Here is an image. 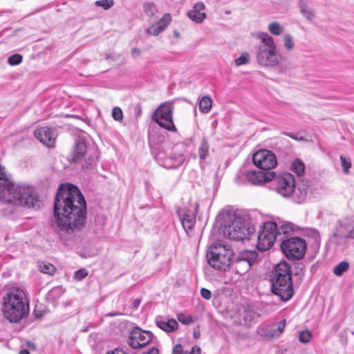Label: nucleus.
Here are the masks:
<instances>
[{"instance_id":"nucleus-1","label":"nucleus","mask_w":354,"mask_h":354,"mask_svg":"<svg viewBox=\"0 0 354 354\" xmlns=\"http://www.w3.org/2000/svg\"><path fill=\"white\" fill-rule=\"evenodd\" d=\"M55 224L60 236L71 234L85 225L86 201L80 189L72 184H62L54 200Z\"/></svg>"},{"instance_id":"nucleus-2","label":"nucleus","mask_w":354,"mask_h":354,"mask_svg":"<svg viewBox=\"0 0 354 354\" xmlns=\"http://www.w3.org/2000/svg\"><path fill=\"white\" fill-rule=\"evenodd\" d=\"M0 201L16 206L39 209L41 201L35 189L30 185L14 184L11 176L0 165Z\"/></svg>"},{"instance_id":"nucleus-3","label":"nucleus","mask_w":354,"mask_h":354,"mask_svg":"<svg viewBox=\"0 0 354 354\" xmlns=\"http://www.w3.org/2000/svg\"><path fill=\"white\" fill-rule=\"evenodd\" d=\"M223 234L229 239L242 241L249 239L255 229L246 215L230 211L222 212L218 216Z\"/></svg>"},{"instance_id":"nucleus-4","label":"nucleus","mask_w":354,"mask_h":354,"mask_svg":"<svg viewBox=\"0 0 354 354\" xmlns=\"http://www.w3.org/2000/svg\"><path fill=\"white\" fill-rule=\"evenodd\" d=\"M1 310L10 323H19L29 313V300L25 291L12 287L3 295Z\"/></svg>"},{"instance_id":"nucleus-5","label":"nucleus","mask_w":354,"mask_h":354,"mask_svg":"<svg viewBox=\"0 0 354 354\" xmlns=\"http://www.w3.org/2000/svg\"><path fill=\"white\" fill-rule=\"evenodd\" d=\"M257 37L261 40L257 53V62L264 66L278 65L282 57L276 50L273 38L265 32H259Z\"/></svg>"},{"instance_id":"nucleus-6","label":"nucleus","mask_w":354,"mask_h":354,"mask_svg":"<svg viewBox=\"0 0 354 354\" xmlns=\"http://www.w3.org/2000/svg\"><path fill=\"white\" fill-rule=\"evenodd\" d=\"M232 255L230 246L216 242L208 249L206 258L212 268L225 271L232 265Z\"/></svg>"},{"instance_id":"nucleus-7","label":"nucleus","mask_w":354,"mask_h":354,"mask_svg":"<svg viewBox=\"0 0 354 354\" xmlns=\"http://www.w3.org/2000/svg\"><path fill=\"white\" fill-rule=\"evenodd\" d=\"M277 236V222L268 221L264 223L258 232L257 248L260 251H266L272 248Z\"/></svg>"},{"instance_id":"nucleus-8","label":"nucleus","mask_w":354,"mask_h":354,"mask_svg":"<svg viewBox=\"0 0 354 354\" xmlns=\"http://www.w3.org/2000/svg\"><path fill=\"white\" fill-rule=\"evenodd\" d=\"M281 248L289 260H299L305 255L306 243L301 238L293 236L283 240L281 243Z\"/></svg>"},{"instance_id":"nucleus-9","label":"nucleus","mask_w":354,"mask_h":354,"mask_svg":"<svg viewBox=\"0 0 354 354\" xmlns=\"http://www.w3.org/2000/svg\"><path fill=\"white\" fill-rule=\"evenodd\" d=\"M174 106L171 102H165L157 108L152 115V120L161 127L172 132L177 129L173 121Z\"/></svg>"},{"instance_id":"nucleus-10","label":"nucleus","mask_w":354,"mask_h":354,"mask_svg":"<svg viewBox=\"0 0 354 354\" xmlns=\"http://www.w3.org/2000/svg\"><path fill=\"white\" fill-rule=\"evenodd\" d=\"M258 254L254 250H243L232 259V264L237 274H244L257 261Z\"/></svg>"},{"instance_id":"nucleus-11","label":"nucleus","mask_w":354,"mask_h":354,"mask_svg":"<svg viewBox=\"0 0 354 354\" xmlns=\"http://www.w3.org/2000/svg\"><path fill=\"white\" fill-rule=\"evenodd\" d=\"M252 161L259 169L265 171H271L277 164L274 153L266 149L255 152L252 156Z\"/></svg>"},{"instance_id":"nucleus-12","label":"nucleus","mask_w":354,"mask_h":354,"mask_svg":"<svg viewBox=\"0 0 354 354\" xmlns=\"http://www.w3.org/2000/svg\"><path fill=\"white\" fill-rule=\"evenodd\" d=\"M153 333L138 327L134 328L130 333L128 344L133 349H138L147 345L153 338Z\"/></svg>"},{"instance_id":"nucleus-13","label":"nucleus","mask_w":354,"mask_h":354,"mask_svg":"<svg viewBox=\"0 0 354 354\" xmlns=\"http://www.w3.org/2000/svg\"><path fill=\"white\" fill-rule=\"evenodd\" d=\"M272 292L282 301H289L294 295L292 281L271 279Z\"/></svg>"},{"instance_id":"nucleus-14","label":"nucleus","mask_w":354,"mask_h":354,"mask_svg":"<svg viewBox=\"0 0 354 354\" xmlns=\"http://www.w3.org/2000/svg\"><path fill=\"white\" fill-rule=\"evenodd\" d=\"M295 179L292 174L284 173L274 180L275 191L283 197H290L294 190Z\"/></svg>"},{"instance_id":"nucleus-15","label":"nucleus","mask_w":354,"mask_h":354,"mask_svg":"<svg viewBox=\"0 0 354 354\" xmlns=\"http://www.w3.org/2000/svg\"><path fill=\"white\" fill-rule=\"evenodd\" d=\"M34 135L43 145L48 147L55 146L57 133L54 129L42 127L35 130Z\"/></svg>"},{"instance_id":"nucleus-16","label":"nucleus","mask_w":354,"mask_h":354,"mask_svg":"<svg viewBox=\"0 0 354 354\" xmlns=\"http://www.w3.org/2000/svg\"><path fill=\"white\" fill-rule=\"evenodd\" d=\"M275 176V173L272 171H265L261 169L250 170L245 173V178L253 185H260L270 181L274 178Z\"/></svg>"},{"instance_id":"nucleus-17","label":"nucleus","mask_w":354,"mask_h":354,"mask_svg":"<svg viewBox=\"0 0 354 354\" xmlns=\"http://www.w3.org/2000/svg\"><path fill=\"white\" fill-rule=\"evenodd\" d=\"M272 279L292 281V270L290 264L285 261L277 263L274 268Z\"/></svg>"},{"instance_id":"nucleus-18","label":"nucleus","mask_w":354,"mask_h":354,"mask_svg":"<svg viewBox=\"0 0 354 354\" xmlns=\"http://www.w3.org/2000/svg\"><path fill=\"white\" fill-rule=\"evenodd\" d=\"M177 214L181 221V224L186 231L192 230L196 223V215L186 208L177 210Z\"/></svg>"},{"instance_id":"nucleus-19","label":"nucleus","mask_w":354,"mask_h":354,"mask_svg":"<svg viewBox=\"0 0 354 354\" xmlns=\"http://www.w3.org/2000/svg\"><path fill=\"white\" fill-rule=\"evenodd\" d=\"M87 143L85 139L77 138L75 140V147L72 153L71 160L75 162H80L87 151Z\"/></svg>"},{"instance_id":"nucleus-20","label":"nucleus","mask_w":354,"mask_h":354,"mask_svg":"<svg viewBox=\"0 0 354 354\" xmlns=\"http://www.w3.org/2000/svg\"><path fill=\"white\" fill-rule=\"evenodd\" d=\"M290 196L292 200L296 203H301L306 201L308 196V186L305 184L295 183L294 190Z\"/></svg>"},{"instance_id":"nucleus-21","label":"nucleus","mask_w":354,"mask_h":354,"mask_svg":"<svg viewBox=\"0 0 354 354\" xmlns=\"http://www.w3.org/2000/svg\"><path fill=\"white\" fill-rule=\"evenodd\" d=\"M240 315L243 319L242 324L245 326H250L252 323L259 317V314L250 306L243 307V310L240 311Z\"/></svg>"},{"instance_id":"nucleus-22","label":"nucleus","mask_w":354,"mask_h":354,"mask_svg":"<svg viewBox=\"0 0 354 354\" xmlns=\"http://www.w3.org/2000/svg\"><path fill=\"white\" fill-rule=\"evenodd\" d=\"M156 326L162 330L167 333H173L178 329V324L174 319L162 320L156 319Z\"/></svg>"},{"instance_id":"nucleus-23","label":"nucleus","mask_w":354,"mask_h":354,"mask_svg":"<svg viewBox=\"0 0 354 354\" xmlns=\"http://www.w3.org/2000/svg\"><path fill=\"white\" fill-rule=\"evenodd\" d=\"M277 224V236L279 241H283V235L293 231L292 224L289 222L279 221Z\"/></svg>"},{"instance_id":"nucleus-24","label":"nucleus","mask_w":354,"mask_h":354,"mask_svg":"<svg viewBox=\"0 0 354 354\" xmlns=\"http://www.w3.org/2000/svg\"><path fill=\"white\" fill-rule=\"evenodd\" d=\"M286 324V319H283L280 322L272 324L270 328L268 330V334L272 338H279L281 333H283Z\"/></svg>"},{"instance_id":"nucleus-25","label":"nucleus","mask_w":354,"mask_h":354,"mask_svg":"<svg viewBox=\"0 0 354 354\" xmlns=\"http://www.w3.org/2000/svg\"><path fill=\"white\" fill-rule=\"evenodd\" d=\"M199 110L203 113H207L211 110L212 100L209 96H203L199 101Z\"/></svg>"},{"instance_id":"nucleus-26","label":"nucleus","mask_w":354,"mask_h":354,"mask_svg":"<svg viewBox=\"0 0 354 354\" xmlns=\"http://www.w3.org/2000/svg\"><path fill=\"white\" fill-rule=\"evenodd\" d=\"M290 169L299 178L301 177L305 172V165L304 162L299 159H296L292 163Z\"/></svg>"},{"instance_id":"nucleus-27","label":"nucleus","mask_w":354,"mask_h":354,"mask_svg":"<svg viewBox=\"0 0 354 354\" xmlns=\"http://www.w3.org/2000/svg\"><path fill=\"white\" fill-rule=\"evenodd\" d=\"M187 15L192 21L197 24L202 23L207 16L205 12H198L194 10L188 11Z\"/></svg>"},{"instance_id":"nucleus-28","label":"nucleus","mask_w":354,"mask_h":354,"mask_svg":"<svg viewBox=\"0 0 354 354\" xmlns=\"http://www.w3.org/2000/svg\"><path fill=\"white\" fill-rule=\"evenodd\" d=\"M143 10L150 19H154L153 17L158 12V9L156 4L151 2L144 3Z\"/></svg>"},{"instance_id":"nucleus-29","label":"nucleus","mask_w":354,"mask_h":354,"mask_svg":"<svg viewBox=\"0 0 354 354\" xmlns=\"http://www.w3.org/2000/svg\"><path fill=\"white\" fill-rule=\"evenodd\" d=\"M269 32L274 35H280L284 30V27L277 21H273L268 24Z\"/></svg>"},{"instance_id":"nucleus-30","label":"nucleus","mask_w":354,"mask_h":354,"mask_svg":"<svg viewBox=\"0 0 354 354\" xmlns=\"http://www.w3.org/2000/svg\"><path fill=\"white\" fill-rule=\"evenodd\" d=\"M162 153L160 152L158 153H157L156 156H155V158L156 160H157V162L162 167H166V168H172V167H178L180 164H182V162H180L179 163L176 164V165H174V164H171L169 162L171 160L170 158H166L163 160H162Z\"/></svg>"},{"instance_id":"nucleus-31","label":"nucleus","mask_w":354,"mask_h":354,"mask_svg":"<svg viewBox=\"0 0 354 354\" xmlns=\"http://www.w3.org/2000/svg\"><path fill=\"white\" fill-rule=\"evenodd\" d=\"M349 268V263L347 261H342L335 266L333 268V273L338 277L342 276L344 272L347 271Z\"/></svg>"},{"instance_id":"nucleus-32","label":"nucleus","mask_w":354,"mask_h":354,"mask_svg":"<svg viewBox=\"0 0 354 354\" xmlns=\"http://www.w3.org/2000/svg\"><path fill=\"white\" fill-rule=\"evenodd\" d=\"M209 151V145L205 138H203L198 147V156L200 159L204 160L207 156Z\"/></svg>"},{"instance_id":"nucleus-33","label":"nucleus","mask_w":354,"mask_h":354,"mask_svg":"<svg viewBox=\"0 0 354 354\" xmlns=\"http://www.w3.org/2000/svg\"><path fill=\"white\" fill-rule=\"evenodd\" d=\"M39 270L41 272L48 274H53L55 272V266L47 262H41L39 265Z\"/></svg>"},{"instance_id":"nucleus-34","label":"nucleus","mask_w":354,"mask_h":354,"mask_svg":"<svg viewBox=\"0 0 354 354\" xmlns=\"http://www.w3.org/2000/svg\"><path fill=\"white\" fill-rule=\"evenodd\" d=\"M171 21V17L170 14H165L163 15L162 18H160L158 22L156 24L158 27L161 28L162 31H163L167 26L169 24Z\"/></svg>"},{"instance_id":"nucleus-35","label":"nucleus","mask_w":354,"mask_h":354,"mask_svg":"<svg viewBox=\"0 0 354 354\" xmlns=\"http://www.w3.org/2000/svg\"><path fill=\"white\" fill-rule=\"evenodd\" d=\"M249 60V53L247 52H243L239 58L234 60V64L236 66H239L248 64Z\"/></svg>"},{"instance_id":"nucleus-36","label":"nucleus","mask_w":354,"mask_h":354,"mask_svg":"<svg viewBox=\"0 0 354 354\" xmlns=\"http://www.w3.org/2000/svg\"><path fill=\"white\" fill-rule=\"evenodd\" d=\"M283 44H284L285 48L288 50H292L295 46V42H294L293 38L289 34H286L283 36Z\"/></svg>"},{"instance_id":"nucleus-37","label":"nucleus","mask_w":354,"mask_h":354,"mask_svg":"<svg viewBox=\"0 0 354 354\" xmlns=\"http://www.w3.org/2000/svg\"><path fill=\"white\" fill-rule=\"evenodd\" d=\"M311 337V333L308 330H304L299 333V340L302 343H308Z\"/></svg>"},{"instance_id":"nucleus-38","label":"nucleus","mask_w":354,"mask_h":354,"mask_svg":"<svg viewBox=\"0 0 354 354\" xmlns=\"http://www.w3.org/2000/svg\"><path fill=\"white\" fill-rule=\"evenodd\" d=\"M22 62V56L19 54H14L8 58V63L11 66H16Z\"/></svg>"},{"instance_id":"nucleus-39","label":"nucleus","mask_w":354,"mask_h":354,"mask_svg":"<svg viewBox=\"0 0 354 354\" xmlns=\"http://www.w3.org/2000/svg\"><path fill=\"white\" fill-rule=\"evenodd\" d=\"M97 6L102 7L104 10H108L113 5V0H99L95 2Z\"/></svg>"},{"instance_id":"nucleus-40","label":"nucleus","mask_w":354,"mask_h":354,"mask_svg":"<svg viewBox=\"0 0 354 354\" xmlns=\"http://www.w3.org/2000/svg\"><path fill=\"white\" fill-rule=\"evenodd\" d=\"M341 165L343 167L344 172L348 173V169L351 167V162L349 159L346 158L343 156H340Z\"/></svg>"},{"instance_id":"nucleus-41","label":"nucleus","mask_w":354,"mask_h":354,"mask_svg":"<svg viewBox=\"0 0 354 354\" xmlns=\"http://www.w3.org/2000/svg\"><path fill=\"white\" fill-rule=\"evenodd\" d=\"M146 32L149 35L157 36L162 31L161 28L158 27V26L153 24L147 29Z\"/></svg>"},{"instance_id":"nucleus-42","label":"nucleus","mask_w":354,"mask_h":354,"mask_svg":"<svg viewBox=\"0 0 354 354\" xmlns=\"http://www.w3.org/2000/svg\"><path fill=\"white\" fill-rule=\"evenodd\" d=\"M88 274V272L86 269H80L75 272L74 278L78 281L82 280Z\"/></svg>"},{"instance_id":"nucleus-43","label":"nucleus","mask_w":354,"mask_h":354,"mask_svg":"<svg viewBox=\"0 0 354 354\" xmlns=\"http://www.w3.org/2000/svg\"><path fill=\"white\" fill-rule=\"evenodd\" d=\"M112 116L115 120H121L123 116L121 109L119 107H114L112 110Z\"/></svg>"},{"instance_id":"nucleus-44","label":"nucleus","mask_w":354,"mask_h":354,"mask_svg":"<svg viewBox=\"0 0 354 354\" xmlns=\"http://www.w3.org/2000/svg\"><path fill=\"white\" fill-rule=\"evenodd\" d=\"M301 12L303 15L309 21L313 20L315 17L313 11L310 8H302L301 9Z\"/></svg>"},{"instance_id":"nucleus-45","label":"nucleus","mask_w":354,"mask_h":354,"mask_svg":"<svg viewBox=\"0 0 354 354\" xmlns=\"http://www.w3.org/2000/svg\"><path fill=\"white\" fill-rule=\"evenodd\" d=\"M178 319L179 322L184 324H189L193 322V319L192 317L183 314L178 315Z\"/></svg>"},{"instance_id":"nucleus-46","label":"nucleus","mask_w":354,"mask_h":354,"mask_svg":"<svg viewBox=\"0 0 354 354\" xmlns=\"http://www.w3.org/2000/svg\"><path fill=\"white\" fill-rule=\"evenodd\" d=\"M201 295L205 299L209 300L212 297V292L207 288H203L201 289Z\"/></svg>"},{"instance_id":"nucleus-47","label":"nucleus","mask_w":354,"mask_h":354,"mask_svg":"<svg viewBox=\"0 0 354 354\" xmlns=\"http://www.w3.org/2000/svg\"><path fill=\"white\" fill-rule=\"evenodd\" d=\"M284 135L295 140H297V141H303L304 140V138L303 136H299L298 133H290V132H286V133H283Z\"/></svg>"},{"instance_id":"nucleus-48","label":"nucleus","mask_w":354,"mask_h":354,"mask_svg":"<svg viewBox=\"0 0 354 354\" xmlns=\"http://www.w3.org/2000/svg\"><path fill=\"white\" fill-rule=\"evenodd\" d=\"M97 160V156L96 157H90L88 158V161L86 165H83V169H88L89 167H91L94 165Z\"/></svg>"},{"instance_id":"nucleus-49","label":"nucleus","mask_w":354,"mask_h":354,"mask_svg":"<svg viewBox=\"0 0 354 354\" xmlns=\"http://www.w3.org/2000/svg\"><path fill=\"white\" fill-rule=\"evenodd\" d=\"M205 5L203 2L200 1L194 4L193 9L194 10L201 12L205 9Z\"/></svg>"},{"instance_id":"nucleus-50","label":"nucleus","mask_w":354,"mask_h":354,"mask_svg":"<svg viewBox=\"0 0 354 354\" xmlns=\"http://www.w3.org/2000/svg\"><path fill=\"white\" fill-rule=\"evenodd\" d=\"M183 347L180 344H176L172 354H183Z\"/></svg>"},{"instance_id":"nucleus-51","label":"nucleus","mask_w":354,"mask_h":354,"mask_svg":"<svg viewBox=\"0 0 354 354\" xmlns=\"http://www.w3.org/2000/svg\"><path fill=\"white\" fill-rule=\"evenodd\" d=\"M131 54L132 57H139L140 55L141 50L139 48H133L131 49Z\"/></svg>"},{"instance_id":"nucleus-52","label":"nucleus","mask_w":354,"mask_h":354,"mask_svg":"<svg viewBox=\"0 0 354 354\" xmlns=\"http://www.w3.org/2000/svg\"><path fill=\"white\" fill-rule=\"evenodd\" d=\"M201 348L198 346H194L192 347V350L188 353L185 354H201Z\"/></svg>"},{"instance_id":"nucleus-53","label":"nucleus","mask_w":354,"mask_h":354,"mask_svg":"<svg viewBox=\"0 0 354 354\" xmlns=\"http://www.w3.org/2000/svg\"><path fill=\"white\" fill-rule=\"evenodd\" d=\"M312 236L315 238L316 241H318L320 239V235L319 232L317 230L313 229L311 230Z\"/></svg>"},{"instance_id":"nucleus-54","label":"nucleus","mask_w":354,"mask_h":354,"mask_svg":"<svg viewBox=\"0 0 354 354\" xmlns=\"http://www.w3.org/2000/svg\"><path fill=\"white\" fill-rule=\"evenodd\" d=\"M140 302H141V299H139V298H137V299H134L133 303H132L133 308H135V309L138 308V307L140 304Z\"/></svg>"},{"instance_id":"nucleus-55","label":"nucleus","mask_w":354,"mask_h":354,"mask_svg":"<svg viewBox=\"0 0 354 354\" xmlns=\"http://www.w3.org/2000/svg\"><path fill=\"white\" fill-rule=\"evenodd\" d=\"M345 238L354 239V225L352 230L345 236Z\"/></svg>"},{"instance_id":"nucleus-56","label":"nucleus","mask_w":354,"mask_h":354,"mask_svg":"<svg viewBox=\"0 0 354 354\" xmlns=\"http://www.w3.org/2000/svg\"><path fill=\"white\" fill-rule=\"evenodd\" d=\"M142 354H158V350L156 348L153 347L149 351H148V352L144 353Z\"/></svg>"},{"instance_id":"nucleus-57","label":"nucleus","mask_w":354,"mask_h":354,"mask_svg":"<svg viewBox=\"0 0 354 354\" xmlns=\"http://www.w3.org/2000/svg\"><path fill=\"white\" fill-rule=\"evenodd\" d=\"M107 354H126L122 349L115 348L114 351Z\"/></svg>"},{"instance_id":"nucleus-58","label":"nucleus","mask_w":354,"mask_h":354,"mask_svg":"<svg viewBox=\"0 0 354 354\" xmlns=\"http://www.w3.org/2000/svg\"><path fill=\"white\" fill-rule=\"evenodd\" d=\"M27 346L32 349H35L36 346L32 342H27Z\"/></svg>"},{"instance_id":"nucleus-59","label":"nucleus","mask_w":354,"mask_h":354,"mask_svg":"<svg viewBox=\"0 0 354 354\" xmlns=\"http://www.w3.org/2000/svg\"><path fill=\"white\" fill-rule=\"evenodd\" d=\"M337 236H338L337 233V232H334V233L333 234V235L331 236V237H330V241L331 242L335 243V240H334V239H335V238H336Z\"/></svg>"},{"instance_id":"nucleus-60","label":"nucleus","mask_w":354,"mask_h":354,"mask_svg":"<svg viewBox=\"0 0 354 354\" xmlns=\"http://www.w3.org/2000/svg\"><path fill=\"white\" fill-rule=\"evenodd\" d=\"M19 354H30V353L28 349L24 348L20 351Z\"/></svg>"},{"instance_id":"nucleus-61","label":"nucleus","mask_w":354,"mask_h":354,"mask_svg":"<svg viewBox=\"0 0 354 354\" xmlns=\"http://www.w3.org/2000/svg\"><path fill=\"white\" fill-rule=\"evenodd\" d=\"M120 315L119 313L115 312V313H111L108 315L110 316V317H115V316H117V315Z\"/></svg>"},{"instance_id":"nucleus-62","label":"nucleus","mask_w":354,"mask_h":354,"mask_svg":"<svg viewBox=\"0 0 354 354\" xmlns=\"http://www.w3.org/2000/svg\"><path fill=\"white\" fill-rule=\"evenodd\" d=\"M194 336L195 338H198L199 336H200V333L198 332L194 331Z\"/></svg>"},{"instance_id":"nucleus-63","label":"nucleus","mask_w":354,"mask_h":354,"mask_svg":"<svg viewBox=\"0 0 354 354\" xmlns=\"http://www.w3.org/2000/svg\"><path fill=\"white\" fill-rule=\"evenodd\" d=\"M174 35H175L176 37H178V32H174Z\"/></svg>"},{"instance_id":"nucleus-64","label":"nucleus","mask_w":354,"mask_h":354,"mask_svg":"<svg viewBox=\"0 0 354 354\" xmlns=\"http://www.w3.org/2000/svg\"><path fill=\"white\" fill-rule=\"evenodd\" d=\"M197 209H198V205H196V207H195L196 211L197 210Z\"/></svg>"}]
</instances>
